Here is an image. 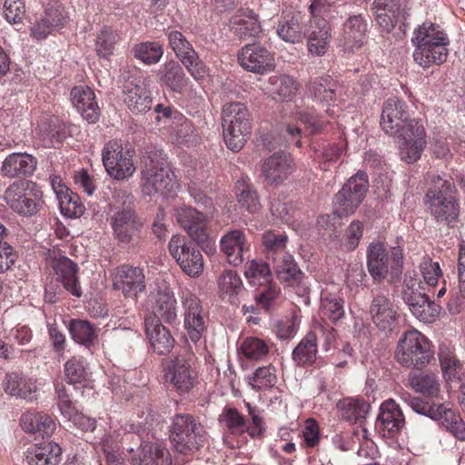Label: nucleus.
<instances>
[{
    "mask_svg": "<svg viewBox=\"0 0 465 465\" xmlns=\"http://www.w3.org/2000/svg\"><path fill=\"white\" fill-rule=\"evenodd\" d=\"M381 129L398 140L401 160L408 163L418 161L426 146L425 130L411 117L407 104L391 97L385 101L381 114Z\"/></svg>",
    "mask_w": 465,
    "mask_h": 465,
    "instance_id": "nucleus-1",
    "label": "nucleus"
},
{
    "mask_svg": "<svg viewBox=\"0 0 465 465\" xmlns=\"http://www.w3.org/2000/svg\"><path fill=\"white\" fill-rule=\"evenodd\" d=\"M142 191L148 196L166 197L174 193L177 183L168 167L163 150L147 146L141 159Z\"/></svg>",
    "mask_w": 465,
    "mask_h": 465,
    "instance_id": "nucleus-2",
    "label": "nucleus"
},
{
    "mask_svg": "<svg viewBox=\"0 0 465 465\" xmlns=\"http://www.w3.org/2000/svg\"><path fill=\"white\" fill-rule=\"evenodd\" d=\"M426 204L430 214L439 223H450L457 220L460 206L456 198V187L452 178L429 173Z\"/></svg>",
    "mask_w": 465,
    "mask_h": 465,
    "instance_id": "nucleus-3",
    "label": "nucleus"
},
{
    "mask_svg": "<svg viewBox=\"0 0 465 465\" xmlns=\"http://www.w3.org/2000/svg\"><path fill=\"white\" fill-rule=\"evenodd\" d=\"M412 42L416 46L413 59L420 66L428 68L446 61L450 40L438 25L423 23L414 31Z\"/></svg>",
    "mask_w": 465,
    "mask_h": 465,
    "instance_id": "nucleus-4",
    "label": "nucleus"
},
{
    "mask_svg": "<svg viewBox=\"0 0 465 465\" xmlns=\"http://www.w3.org/2000/svg\"><path fill=\"white\" fill-rule=\"evenodd\" d=\"M335 9V2L328 0H312L309 11L311 14L308 28V51L317 56L323 55L329 47L331 26L328 18Z\"/></svg>",
    "mask_w": 465,
    "mask_h": 465,
    "instance_id": "nucleus-5",
    "label": "nucleus"
},
{
    "mask_svg": "<svg viewBox=\"0 0 465 465\" xmlns=\"http://www.w3.org/2000/svg\"><path fill=\"white\" fill-rule=\"evenodd\" d=\"M222 116L225 143L230 150L239 152L251 134L249 110L240 102L228 103L223 107Z\"/></svg>",
    "mask_w": 465,
    "mask_h": 465,
    "instance_id": "nucleus-6",
    "label": "nucleus"
},
{
    "mask_svg": "<svg viewBox=\"0 0 465 465\" xmlns=\"http://www.w3.org/2000/svg\"><path fill=\"white\" fill-rule=\"evenodd\" d=\"M170 440L182 454L198 450L207 440L204 427L191 414H177L170 429Z\"/></svg>",
    "mask_w": 465,
    "mask_h": 465,
    "instance_id": "nucleus-7",
    "label": "nucleus"
},
{
    "mask_svg": "<svg viewBox=\"0 0 465 465\" xmlns=\"http://www.w3.org/2000/svg\"><path fill=\"white\" fill-rule=\"evenodd\" d=\"M402 299L412 314L424 322H431L439 314L440 307L424 293L422 282L415 271L405 273Z\"/></svg>",
    "mask_w": 465,
    "mask_h": 465,
    "instance_id": "nucleus-8",
    "label": "nucleus"
},
{
    "mask_svg": "<svg viewBox=\"0 0 465 465\" xmlns=\"http://www.w3.org/2000/svg\"><path fill=\"white\" fill-rule=\"evenodd\" d=\"M432 357L427 338L416 330L404 332L395 351L397 361L405 367L420 370Z\"/></svg>",
    "mask_w": 465,
    "mask_h": 465,
    "instance_id": "nucleus-9",
    "label": "nucleus"
},
{
    "mask_svg": "<svg viewBox=\"0 0 465 465\" xmlns=\"http://www.w3.org/2000/svg\"><path fill=\"white\" fill-rule=\"evenodd\" d=\"M369 190V178L364 171L352 175L334 195L333 213L339 217L355 213L366 197Z\"/></svg>",
    "mask_w": 465,
    "mask_h": 465,
    "instance_id": "nucleus-10",
    "label": "nucleus"
},
{
    "mask_svg": "<svg viewBox=\"0 0 465 465\" xmlns=\"http://www.w3.org/2000/svg\"><path fill=\"white\" fill-rule=\"evenodd\" d=\"M42 192L35 183L28 180H17L5 191L6 204L15 213L32 216L38 211Z\"/></svg>",
    "mask_w": 465,
    "mask_h": 465,
    "instance_id": "nucleus-11",
    "label": "nucleus"
},
{
    "mask_svg": "<svg viewBox=\"0 0 465 465\" xmlns=\"http://www.w3.org/2000/svg\"><path fill=\"white\" fill-rule=\"evenodd\" d=\"M390 265L397 274L401 272L402 249L399 246L392 247L389 254L383 243L380 242L370 243L367 250V268L372 279L375 282L384 280L388 275Z\"/></svg>",
    "mask_w": 465,
    "mask_h": 465,
    "instance_id": "nucleus-12",
    "label": "nucleus"
},
{
    "mask_svg": "<svg viewBox=\"0 0 465 465\" xmlns=\"http://www.w3.org/2000/svg\"><path fill=\"white\" fill-rule=\"evenodd\" d=\"M194 356L184 351L164 362V378L179 393H187L194 386L197 374L193 370Z\"/></svg>",
    "mask_w": 465,
    "mask_h": 465,
    "instance_id": "nucleus-13",
    "label": "nucleus"
},
{
    "mask_svg": "<svg viewBox=\"0 0 465 465\" xmlns=\"http://www.w3.org/2000/svg\"><path fill=\"white\" fill-rule=\"evenodd\" d=\"M174 215L177 223L193 241L203 248L209 247L211 241L207 228L209 223L207 214L191 206L182 204L175 207Z\"/></svg>",
    "mask_w": 465,
    "mask_h": 465,
    "instance_id": "nucleus-14",
    "label": "nucleus"
},
{
    "mask_svg": "<svg viewBox=\"0 0 465 465\" xmlns=\"http://www.w3.org/2000/svg\"><path fill=\"white\" fill-rule=\"evenodd\" d=\"M171 255L180 268L190 276L199 275L203 269V257L196 245L183 236L173 235L168 243Z\"/></svg>",
    "mask_w": 465,
    "mask_h": 465,
    "instance_id": "nucleus-15",
    "label": "nucleus"
},
{
    "mask_svg": "<svg viewBox=\"0 0 465 465\" xmlns=\"http://www.w3.org/2000/svg\"><path fill=\"white\" fill-rule=\"evenodd\" d=\"M103 163L108 174L116 180L133 175L135 171L129 151H124L117 141H110L103 150Z\"/></svg>",
    "mask_w": 465,
    "mask_h": 465,
    "instance_id": "nucleus-16",
    "label": "nucleus"
},
{
    "mask_svg": "<svg viewBox=\"0 0 465 465\" xmlns=\"http://www.w3.org/2000/svg\"><path fill=\"white\" fill-rule=\"evenodd\" d=\"M167 36L170 47L191 75L196 80L203 78L207 74V68L185 36L175 30L168 31Z\"/></svg>",
    "mask_w": 465,
    "mask_h": 465,
    "instance_id": "nucleus-17",
    "label": "nucleus"
},
{
    "mask_svg": "<svg viewBox=\"0 0 465 465\" xmlns=\"http://www.w3.org/2000/svg\"><path fill=\"white\" fill-rule=\"evenodd\" d=\"M369 314L374 325L385 333L397 331L400 315L392 301L381 292L373 295L369 307Z\"/></svg>",
    "mask_w": 465,
    "mask_h": 465,
    "instance_id": "nucleus-18",
    "label": "nucleus"
},
{
    "mask_svg": "<svg viewBox=\"0 0 465 465\" xmlns=\"http://www.w3.org/2000/svg\"><path fill=\"white\" fill-rule=\"evenodd\" d=\"M261 171L267 185L278 187L294 171L293 159L290 153L282 151L276 152L264 159Z\"/></svg>",
    "mask_w": 465,
    "mask_h": 465,
    "instance_id": "nucleus-19",
    "label": "nucleus"
},
{
    "mask_svg": "<svg viewBox=\"0 0 465 465\" xmlns=\"http://www.w3.org/2000/svg\"><path fill=\"white\" fill-rule=\"evenodd\" d=\"M183 309L184 328L192 341L197 342L206 330L203 310L198 297L184 292L181 297Z\"/></svg>",
    "mask_w": 465,
    "mask_h": 465,
    "instance_id": "nucleus-20",
    "label": "nucleus"
},
{
    "mask_svg": "<svg viewBox=\"0 0 465 465\" xmlns=\"http://www.w3.org/2000/svg\"><path fill=\"white\" fill-rule=\"evenodd\" d=\"M240 64L247 71L259 74H266L274 68V55L259 44L246 45L238 54Z\"/></svg>",
    "mask_w": 465,
    "mask_h": 465,
    "instance_id": "nucleus-21",
    "label": "nucleus"
},
{
    "mask_svg": "<svg viewBox=\"0 0 465 465\" xmlns=\"http://www.w3.org/2000/svg\"><path fill=\"white\" fill-rule=\"evenodd\" d=\"M113 288L125 298L135 299L145 289L144 274L138 267L121 265L113 275Z\"/></svg>",
    "mask_w": 465,
    "mask_h": 465,
    "instance_id": "nucleus-22",
    "label": "nucleus"
},
{
    "mask_svg": "<svg viewBox=\"0 0 465 465\" xmlns=\"http://www.w3.org/2000/svg\"><path fill=\"white\" fill-rule=\"evenodd\" d=\"M49 267L52 269L53 276L61 282L62 286L75 297L82 296V289L77 277L79 267L77 263L71 259L59 255L51 256L48 261Z\"/></svg>",
    "mask_w": 465,
    "mask_h": 465,
    "instance_id": "nucleus-23",
    "label": "nucleus"
},
{
    "mask_svg": "<svg viewBox=\"0 0 465 465\" xmlns=\"http://www.w3.org/2000/svg\"><path fill=\"white\" fill-rule=\"evenodd\" d=\"M143 222L135 210L114 212L111 216V226L115 239L122 244L131 243L143 227Z\"/></svg>",
    "mask_w": 465,
    "mask_h": 465,
    "instance_id": "nucleus-24",
    "label": "nucleus"
},
{
    "mask_svg": "<svg viewBox=\"0 0 465 465\" xmlns=\"http://www.w3.org/2000/svg\"><path fill=\"white\" fill-rule=\"evenodd\" d=\"M37 167V160L27 153H12L2 162L0 174L8 179L25 180L31 176Z\"/></svg>",
    "mask_w": 465,
    "mask_h": 465,
    "instance_id": "nucleus-25",
    "label": "nucleus"
},
{
    "mask_svg": "<svg viewBox=\"0 0 465 465\" xmlns=\"http://www.w3.org/2000/svg\"><path fill=\"white\" fill-rule=\"evenodd\" d=\"M376 21L385 31L390 33L399 23L405 21L408 13L401 7L399 0H374L372 4Z\"/></svg>",
    "mask_w": 465,
    "mask_h": 465,
    "instance_id": "nucleus-26",
    "label": "nucleus"
},
{
    "mask_svg": "<svg viewBox=\"0 0 465 465\" xmlns=\"http://www.w3.org/2000/svg\"><path fill=\"white\" fill-rule=\"evenodd\" d=\"M220 247L227 262L233 266L241 265L250 245L244 232L241 230H230L220 240Z\"/></svg>",
    "mask_w": 465,
    "mask_h": 465,
    "instance_id": "nucleus-27",
    "label": "nucleus"
},
{
    "mask_svg": "<svg viewBox=\"0 0 465 465\" xmlns=\"http://www.w3.org/2000/svg\"><path fill=\"white\" fill-rule=\"evenodd\" d=\"M73 105L88 123H96L100 116V108L94 91L88 86H75L71 90Z\"/></svg>",
    "mask_w": 465,
    "mask_h": 465,
    "instance_id": "nucleus-28",
    "label": "nucleus"
},
{
    "mask_svg": "<svg viewBox=\"0 0 465 465\" xmlns=\"http://www.w3.org/2000/svg\"><path fill=\"white\" fill-rule=\"evenodd\" d=\"M124 102L128 109L136 114L148 112L152 108L151 93L143 79L125 85Z\"/></svg>",
    "mask_w": 465,
    "mask_h": 465,
    "instance_id": "nucleus-29",
    "label": "nucleus"
},
{
    "mask_svg": "<svg viewBox=\"0 0 465 465\" xmlns=\"http://www.w3.org/2000/svg\"><path fill=\"white\" fill-rule=\"evenodd\" d=\"M144 327L153 351L159 355L168 354L175 343L170 330L157 319H145Z\"/></svg>",
    "mask_w": 465,
    "mask_h": 465,
    "instance_id": "nucleus-30",
    "label": "nucleus"
},
{
    "mask_svg": "<svg viewBox=\"0 0 465 465\" xmlns=\"http://www.w3.org/2000/svg\"><path fill=\"white\" fill-rule=\"evenodd\" d=\"M153 298V316L146 319H157L160 322L173 324L177 320L176 299L173 292L168 289L157 290Z\"/></svg>",
    "mask_w": 465,
    "mask_h": 465,
    "instance_id": "nucleus-31",
    "label": "nucleus"
},
{
    "mask_svg": "<svg viewBox=\"0 0 465 465\" xmlns=\"http://www.w3.org/2000/svg\"><path fill=\"white\" fill-rule=\"evenodd\" d=\"M368 24L362 15H353L343 24L342 44L351 50H358L363 45Z\"/></svg>",
    "mask_w": 465,
    "mask_h": 465,
    "instance_id": "nucleus-32",
    "label": "nucleus"
},
{
    "mask_svg": "<svg viewBox=\"0 0 465 465\" xmlns=\"http://www.w3.org/2000/svg\"><path fill=\"white\" fill-rule=\"evenodd\" d=\"M20 425L25 432L42 438L50 437L56 428V424L51 416L36 411L24 413L20 420Z\"/></svg>",
    "mask_w": 465,
    "mask_h": 465,
    "instance_id": "nucleus-33",
    "label": "nucleus"
},
{
    "mask_svg": "<svg viewBox=\"0 0 465 465\" xmlns=\"http://www.w3.org/2000/svg\"><path fill=\"white\" fill-rule=\"evenodd\" d=\"M303 24L304 15L300 12L287 13L279 21L277 34L285 42L298 43L303 35H308V29H303Z\"/></svg>",
    "mask_w": 465,
    "mask_h": 465,
    "instance_id": "nucleus-34",
    "label": "nucleus"
},
{
    "mask_svg": "<svg viewBox=\"0 0 465 465\" xmlns=\"http://www.w3.org/2000/svg\"><path fill=\"white\" fill-rule=\"evenodd\" d=\"M134 465H172L170 451L158 443L143 442L138 449L137 456L133 457Z\"/></svg>",
    "mask_w": 465,
    "mask_h": 465,
    "instance_id": "nucleus-35",
    "label": "nucleus"
},
{
    "mask_svg": "<svg viewBox=\"0 0 465 465\" xmlns=\"http://www.w3.org/2000/svg\"><path fill=\"white\" fill-rule=\"evenodd\" d=\"M377 420L380 422L381 430L390 437L398 433L405 425L403 413L393 400H388L381 405Z\"/></svg>",
    "mask_w": 465,
    "mask_h": 465,
    "instance_id": "nucleus-36",
    "label": "nucleus"
},
{
    "mask_svg": "<svg viewBox=\"0 0 465 465\" xmlns=\"http://www.w3.org/2000/svg\"><path fill=\"white\" fill-rule=\"evenodd\" d=\"M233 33L240 38L247 40L257 37L262 32L257 15L250 9H240L231 18Z\"/></svg>",
    "mask_w": 465,
    "mask_h": 465,
    "instance_id": "nucleus-37",
    "label": "nucleus"
},
{
    "mask_svg": "<svg viewBox=\"0 0 465 465\" xmlns=\"http://www.w3.org/2000/svg\"><path fill=\"white\" fill-rule=\"evenodd\" d=\"M157 76L162 84L179 94L183 92L188 84V78L182 65L173 60L162 64Z\"/></svg>",
    "mask_w": 465,
    "mask_h": 465,
    "instance_id": "nucleus-38",
    "label": "nucleus"
},
{
    "mask_svg": "<svg viewBox=\"0 0 465 465\" xmlns=\"http://www.w3.org/2000/svg\"><path fill=\"white\" fill-rule=\"evenodd\" d=\"M62 449L53 441L36 444L26 451L28 465H59Z\"/></svg>",
    "mask_w": 465,
    "mask_h": 465,
    "instance_id": "nucleus-39",
    "label": "nucleus"
},
{
    "mask_svg": "<svg viewBox=\"0 0 465 465\" xmlns=\"http://www.w3.org/2000/svg\"><path fill=\"white\" fill-rule=\"evenodd\" d=\"M339 417L350 423H361L367 417L370 404L364 400L345 398L336 404Z\"/></svg>",
    "mask_w": 465,
    "mask_h": 465,
    "instance_id": "nucleus-40",
    "label": "nucleus"
},
{
    "mask_svg": "<svg viewBox=\"0 0 465 465\" xmlns=\"http://www.w3.org/2000/svg\"><path fill=\"white\" fill-rule=\"evenodd\" d=\"M318 351L317 335L308 332L292 351V360L297 365L305 367L312 365Z\"/></svg>",
    "mask_w": 465,
    "mask_h": 465,
    "instance_id": "nucleus-41",
    "label": "nucleus"
},
{
    "mask_svg": "<svg viewBox=\"0 0 465 465\" xmlns=\"http://www.w3.org/2000/svg\"><path fill=\"white\" fill-rule=\"evenodd\" d=\"M4 387L6 393L26 401H33L36 392V386L34 381L22 378L16 373H10L5 376Z\"/></svg>",
    "mask_w": 465,
    "mask_h": 465,
    "instance_id": "nucleus-42",
    "label": "nucleus"
},
{
    "mask_svg": "<svg viewBox=\"0 0 465 465\" xmlns=\"http://www.w3.org/2000/svg\"><path fill=\"white\" fill-rule=\"evenodd\" d=\"M336 87V83L330 75L311 79L307 84L310 94L316 100L326 103L327 104L334 101Z\"/></svg>",
    "mask_w": 465,
    "mask_h": 465,
    "instance_id": "nucleus-43",
    "label": "nucleus"
},
{
    "mask_svg": "<svg viewBox=\"0 0 465 465\" xmlns=\"http://www.w3.org/2000/svg\"><path fill=\"white\" fill-rule=\"evenodd\" d=\"M235 193L238 203L249 213H257L262 204L257 191L252 183L245 179L238 180L235 183Z\"/></svg>",
    "mask_w": 465,
    "mask_h": 465,
    "instance_id": "nucleus-44",
    "label": "nucleus"
},
{
    "mask_svg": "<svg viewBox=\"0 0 465 465\" xmlns=\"http://www.w3.org/2000/svg\"><path fill=\"white\" fill-rule=\"evenodd\" d=\"M61 213L69 218H77L84 214V206L78 194L70 191L67 187H61L56 191Z\"/></svg>",
    "mask_w": 465,
    "mask_h": 465,
    "instance_id": "nucleus-45",
    "label": "nucleus"
},
{
    "mask_svg": "<svg viewBox=\"0 0 465 465\" xmlns=\"http://www.w3.org/2000/svg\"><path fill=\"white\" fill-rule=\"evenodd\" d=\"M242 287V282L236 271L225 270L218 278L220 296L223 299L228 297L232 303L235 302L236 297Z\"/></svg>",
    "mask_w": 465,
    "mask_h": 465,
    "instance_id": "nucleus-46",
    "label": "nucleus"
},
{
    "mask_svg": "<svg viewBox=\"0 0 465 465\" xmlns=\"http://www.w3.org/2000/svg\"><path fill=\"white\" fill-rule=\"evenodd\" d=\"M245 277L252 285L272 284V274L268 263L261 260H252L245 264Z\"/></svg>",
    "mask_w": 465,
    "mask_h": 465,
    "instance_id": "nucleus-47",
    "label": "nucleus"
},
{
    "mask_svg": "<svg viewBox=\"0 0 465 465\" xmlns=\"http://www.w3.org/2000/svg\"><path fill=\"white\" fill-rule=\"evenodd\" d=\"M274 266L275 272L281 281L290 282L292 283H300L303 273L299 269L293 257L290 254L283 253L282 258Z\"/></svg>",
    "mask_w": 465,
    "mask_h": 465,
    "instance_id": "nucleus-48",
    "label": "nucleus"
},
{
    "mask_svg": "<svg viewBox=\"0 0 465 465\" xmlns=\"http://www.w3.org/2000/svg\"><path fill=\"white\" fill-rule=\"evenodd\" d=\"M436 420H440V425L458 440H465V423L455 411L442 407L440 417L437 418Z\"/></svg>",
    "mask_w": 465,
    "mask_h": 465,
    "instance_id": "nucleus-49",
    "label": "nucleus"
},
{
    "mask_svg": "<svg viewBox=\"0 0 465 465\" xmlns=\"http://www.w3.org/2000/svg\"><path fill=\"white\" fill-rule=\"evenodd\" d=\"M72 338L86 347L94 344L97 334L94 327L87 321L72 320L69 324Z\"/></svg>",
    "mask_w": 465,
    "mask_h": 465,
    "instance_id": "nucleus-50",
    "label": "nucleus"
},
{
    "mask_svg": "<svg viewBox=\"0 0 465 465\" xmlns=\"http://www.w3.org/2000/svg\"><path fill=\"white\" fill-rule=\"evenodd\" d=\"M439 359L445 379L448 381H460L462 366L456 356L447 349L440 348Z\"/></svg>",
    "mask_w": 465,
    "mask_h": 465,
    "instance_id": "nucleus-51",
    "label": "nucleus"
},
{
    "mask_svg": "<svg viewBox=\"0 0 465 465\" xmlns=\"http://www.w3.org/2000/svg\"><path fill=\"white\" fill-rule=\"evenodd\" d=\"M411 387L417 392L430 397H435L440 391L439 383L434 374H415L409 376Z\"/></svg>",
    "mask_w": 465,
    "mask_h": 465,
    "instance_id": "nucleus-52",
    "label": "nucleus"
},
{
    "mask_svg": "<svg viewBox=\"0 0 465 465\" xmlns=\"http://www.w3.org/2000/svg\"><path fill=\"white\" fill-rule=\"evenodd\" d=\"M401 398L418 414L424 415L432 420H437V418L440 417L442 405H438L435 408L433 402L430 400L421 397H411L408 393L403 394Z\"/></svg>",
    "mask_w": 465,
    "mask_h": 465,
    "instance_id": "nucleus-53",
    "label": "nucleus"
},
{
    "mask_svg": "<svg viewBox=\"0 0 465 465\" xmlns=\"http://www.w3.org/2000/svg\"><path fill=\"white\" fill-rule=\"evenodd\" d=\"M134 57L146 64H153L160 61L163 50L161 45L156 42H144L134 47Z\"/></svg>",
    "mask_w": 465,
    "mask_h": 465,
    "instance_id": "nucleus-54",
    "label": "nucleus"
},
{
    "mask_svg": "<svg viewBox=\"0 0 465 465\" xmlns=\"http://www.w3.org/2000/svg\"><path fill=\"white\" fill-rule=\"evenodd\" d=\"M276 381V370L273 366L268 365L258 368L250 378L249 383L254 390L262 391L273 387Z\"/></svg>",
    "mask_w": 465,
    "mask_h": 465,
    "instance_id": "nucleus-55",
    "label": "nucleus"
},
{
    "mask_svg": "<svg viewBox=\"0 0 465 465\" xmlns=\"http://www.w3.org/2000/svg\"><path fill=\"white\" fill-rule=\"evenodd\" d=\"M288 237L284 233L268 231L262 234V244L266 254L276 261L275 255L282 253L285 250Z\"/></svg>",
    "mask_w": 465,
    "mask_h": 465,
    "instance_id": "nucleus-56",
    "label": "nucleus"
},
{
    "mask_svg": "<svg viewBox=\"0 0 465 465\" xmlns=\"http://www.w3.org/2000/svg\"><path fill=\"white\" fill-rule=\"evenodd\" d=\"M219 421L224 425L232 434L245 432L246 420L234 408H226L219 417Z\"/></svg>",
    "mask_w": 465,
    "mask_h": 465,
    "instance_id": "nucleus-57",
    "label": "nucleus"
},
{
    "mask_svg": "<svg viewBox=\"0 0 465 465\" xmlns=\"http://www.w3.org/2000/svg\"><path fill=\"white\" fill-rule=\"evenodd\" d=\"M272 93L282 100H291L296 93L297 85L295 80L286 74L272 78Z\"/></svg>",
    "mask_w": 465,
    "mask_h": 465,
    "instance_id": "nucleus-58",
    "label": "nucleus"
},
{
    "mask_svg": "<svg viewBox=\"0 0 465 465\" xmlns=\"http://www.w3.org/2000/svg\"><path fill=\"white\" fill-rule=\"evenodd\" d=\"M321 309L322 315L332 323H336L344 316L343 301L332 294L322 298Z\"/></svg>",
    "mask_w": 465,
    "mask_h": 465,
    "instance_id": "nucleus-59",
    "label": "nucleus"
},
{
    "mask_svg": "<svg viewBox=\"0 0 465 465\" xmlns=\"http://www.w3.org/2000/svg\"><path fill=\"white\" fill-rule=\"evenodd\" d=\"M64 374L67 382L73 385H84L87 381V372L82 360L75 357L68 360L64 364Z\"/></svg>",
    "mask_w": 465,
    "mask_h": 465,
    "instance_id": "nucleus-60",
    "label": "nucleus"
},
{
    "mask_svg": "<svg viewBox=\"0 0 465 465\" xmlns=\"http://www.w3.org/2000/svg\"><path fill=\"white\" fill-rule=\"evenodd\" d=\"M241 349L243 355L251 360H261L269 352V347L265 341L256 337L246 338Z\"/></svg>",
    "mask_w": 465,
    "mask_h": 465,
    "instance_id": "nucleus-61",
    "label": "nucleus"
},
{
    "mask_svg": "<svg viewBox=\"0 0 465 465\" xmlns=\"http://www.w3.org/2000/svg\"><path fill=\"white\" fill-rule=\"evenodd\" d=\"M116 42V35L109 28H104L100 32L96 40V52L100 57H107L113 54V49Z\"/></svg>",
    "mask_w": 465,
    "mask_h": 465,
    "instance_id": "nucleus-62",
    "label": "nucleus"
},
{
    "mask_svg": "<svg viewBox=\"0 0 465 465\" xmlns=\"http://www.w3.org/2000/svg\"><path fill=\"white\" fill-rule=\"evenodd\" d=\"M113 213L122 210H134V195L124 189H114L110 203Z\"/></svg>",
    "mask_w": 465,
    "mask_h": 465,
    "instance_id": "nucleus-63",
    "label": "nucleus"
},
{
    "mask_svg": "<svg viewBox=\"0 0 465 465\" xmlns=\"http://www.w3.org/2000/svg\"><path fill=\"white\" fill-rule=\"evenodd\" d=\"M278 296L279 291L269 284L264 285V289L255 295V301L258 306L270 312L274 308Z\"/></svg>",
    "mask_w": 465,
    "mask_h": 465,
    "instance_id": "nucleus-64",
    "label": "nucleus"
}]
</instances>
